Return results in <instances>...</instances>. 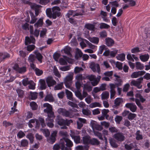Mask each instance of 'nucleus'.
Here are the masks:
<instances>
[{
	"label": "nucleus",
	"mask_w": 150,
	"mask_h": 150,
	"mask_svg": "<svg viewBox=\"0 0 150 150\" xmlns=\"http://www.w3.org/2000/svg\"><path fill=\"white\" fill-rule=\"evenodd\" d=\"M73 145V143L70 140L66 137H63L60 139L59 144H56L54 145L53 149V150H59L61 148L62 150H64L65 145L70 147Z\"/></svg>",
	"instance_id": "obj_1"
},
{
	"label": "nucleus",
	"mask_w": 150,
	"mask_h": 150,
	"mask_svg": "<svg viewBox=\"0 0 150 150\" xmlns=\"http://www.w3.org/2000/svg\"><path fill=\"white\" fill-rule=\"evenodd\" d=\"M61 9L58 6H54L52 8V11L51 8H47L46 10L47 16L50 18H52L55 19L57 17H58L61 15Z\"/></svg>",
	"instance_id": "obj_2"
},
{
	"label": "nucleus",
	"mask_w": 150,
	"mask_h": 150,
	"mask_svg": "<svg viewBox=\"0 0 150 150\" xmlns=\"http://www.w3.org/2000/svg\"><path fill=\"white\" fill-rule=\"evenodd\" d=\"M142 90L137 91V93L135 95L136 98L135 99L134 98H130L132 101H135L136 104L141 110H143V108L140 103V101L142 103H144L146 100V99L144 98L141 94V93H142Z\"/></svg>",
	"instance_id": "obj_3"
},
{
	"label": "nucleus",
	"mask_w": 150,
	"mask_h": 150,
	"mask_svg": "<svg viewBox=\"0 0 150 150\" xmlns=\"http://www.w3.org/2000/svg\"><path fill=\"white\" fill-rule=\"evenodd\" d=\"M43 107L46 108L44 110V112L47 114L48 117L54 118V113L52 111V107L51 105L48 103H45L43 105Z\"/></svg>",
	"instance_id": "obj_4"
},
{
	"label": "nucleus",
	"mask_w": 150,
	"mask_h": 150,
	"mask_svg": "<svg viewBox=\"0 0 150 150\" xmlns=\"http://www.w3.org/2000/svg\"><path fill=\"white\" fill-rule=\"evenodd\" d=\"M88 78L89 80L91 81V83L92 85L93 86H96L98 83L100 79L101 78V76H98L97 77L95 75H91L88 76Z\"/></svg>",
	"instance_id": "obj_5"
},
{
	"label": "nucleus",
	"mask_w": 150,
	"mask_h": 150,
	"mask_svg": "<svg viewBox=\"0 0 150 150\" xmlns=\"http://www.w3.org/2000/svg\"><path fill=\"white\" fill-rule=\"evenodd\" d=\"M73 74L71 73L67 76L64 79V83L66 87L70 88L71 85V81L73 78Z\"/></svg>",
	"instance_id": "obj_6"
},
{
	"label": "nucleus",
	"mask_w": 150,
	"mask_h": 150,
	"mask_svg": "<svg viewBox=\"0 0 150 150\" xmlns=\"http://www.w3.org/2000/svg\"><path fill=\"white\" fill-rule=\"evenodd\" d=\"M143 80V78L142 77L138 79L136 81L133 80L131 82V85L136 86L138 88L141 89L142 87V86L141 84Z\"/></svg>",
	"instance_id": "obj_7"
},
{
	"label": "nucleus",
	"mask_w": 150,
	"mask_h": 150,
	"mask_svg": "<svg viewBox=\"0 0 150 150\" xmlns=\"http://www.w3.org/2000/svg\"><path fill=\"white\" fill-rule=\"evenodd\" d=\"M64 58H61L59 59V63L62 65H65L67 62L72 64L73 62V60L72 59L68 58L65 56H64Z\"/></svg>",
	"instance_id": "obj_8"
},
{
	"label": "nucleus",
	"mask_w": 150,
	"mask_h": 150,
	"mask_svg": "<svg viewBox=\"0 0 150 150\" xmlns=\"http://www.w3.org/2000/svg\"><path fill=\"white\" fill-rule=\"evenodd\" d=\"M90 67L94 72H97L98 73L100 72V67L98 64L92 62L90 64Z\"/></svg>",
	"instance_id": "obj_9"
},
{
	"label": "nucleus",
	"mask_w": 150,
	"mask_h": 150,
	"mask_svg": "<svg viewBox=\"0 0 150 150\" xmlns=\"http://www.w3.org/2000/svg\"><path fill=\"white\" fill-rule=\"evenodd\" d=\"M113 137L119 142H122L125 139V137L123 134L121 132H118L114 134Z\"/></svg>",
	"instance_id": "obj_10"
},
{
	"label": "nucleus",
	"mask_w": 150,
	"mask_h": 150,
	"mask_svg": "<svg viewBox=\"0 0 150 150\" xmlns=\"http://www.w3.org/2000/svg\"><path fill=\"white\" fill-rule=\"evenodd\" d=\"M58 112L64 116L68 117L70 115V112L64 108H59L57 110Z\"/></svg>",
	"instance_id": "obj_11"
},
{
	"label": "nucleus",
	"mask_w": 150,
	"mask_h": 150,
	"mask_svg": "<svg viewBox=\"0 0 150 150\" xmlns=\"http://www.w3.org/2000/svg\"><path fill=\"white\" fill-rule=\"evenodd\" d=\"M46 82L48 87L52 86L55 85L56 82L51 76L47 77L46 79Z\"/></svg>",
	"instance_id": "obj_12"
},
{
	"label": "nucleus",
	"mask_w": 150,
	"mask_h": 150,
	"mask_svg": "<svg viewBox=\"0 0 150 150\" xmlns=\"http://www.w3.org/2000/svg\"><path fill=\"white\" fill-rule=\"evenodd\" d=\"M13 69L19 73H23L26 71V68L25 67L19 68L17 64H15L13 67Z\"/></svg>",
	"instance_id": "obj_13"
},
{
	"label": "nucleus",
	"mask_w": 150,
	"mask_h": 150,
	"mask_svg": "<svg viewBox=\"0 0 150 150\" xmlns=\"http://www.w3.org/2000/svg\"><path fill=\"white\" fill-rule=\"evenodd\" d=\"M90 125L93 131L95 129L100 130L102 129L101 126L95 121H91V122Z\"/></svg>",
	"instance_id": "obj_14"
},
{
	"label": "nucleus",
	"mask_w": 150,
	"mask_h": 150,
	"mask_svg": "<svg viewBox=\"0 0 150 150\" xmlns=\"http://www.w3.org/2000/svg\"><path fill=\"white\" fill-rule=\"evenodd\" d=\"M145 73V71H143L134 72L131 75V77L132 78H136L142 76Z\"/></svg>",
	"instance_id": "obj_15"
},
{
	"label": "nucleus",
	"mask_w": 150,
	"mask_h": 150,
	"mask_svg": "<svg viewBox=\"0 0 150 150\" xmlns=\"http://www.w3.org/2000/svg\"><path fill=\"white\" fill-rule=\"evenodd\" d=\"M125 107L129 109L132 112H135L137 108L136 105L134 103H128L126 104Z\"/></svg>",
	"instance_id": "obj_16"
},
{
	"label": "nucleus",
	"mask_w": 150,
	"mask_h": 150,
	"mask_svg": "<svg viewBox=\"0 0 150 150\" xmlns=\"http://www.w3.org/2000/svg\"><path fill=\"white\" fill-rule=\"evenodd\" d=\"M110 98L111 99H114V96L115 94V88L116 87L115 85L113 84H110Z\"/></svg>",
	"instance_id": "obj_17"
},
{
	"label": "nucleus",
	"mask_w": 150,
	"mask_h": 150,
	"mask_svg": "<svg viewBox=\"0 0 150 150\" xmlns=\"http://www.w3.org/2000/svg\"><path fill=\"white\" fill-rule=\"evenodd\" d=\"M100 15L102 18L103 21L107 23L110 22V19H109V18L107 17V13L106 12L104 11H101Z\"/></svg>",
	"instance_id": "obj_18"
},
{
	"label": "nucleus",
	"mask_w": 150,
	"mask_h": 150,
	"mask_svg": "<svg viewBox=\"0 0 150 150\" xmlns=\"http://www.w3.org/2000/svg\"><path fill=\"white\" fill-rule=\"evenodd\" d=\"M55 121L58 125L60 126L64 125L65 120L62 118V117L59 115H58L57 116Z\"/></svg>",
	"instance_id": "obj_19"
},
{
	"label": "nucleus",
	"mask_w": 150,
	"mask_h": 150,
	"mask_svg": "<svg viewBox=\"0 0 150 150\" xmlns=\"http://www.w3.org/2000/svg\"><path fill=\"white\" fill-rule=\"evenodd\" d=\"M35 38L32 36H30V37H26L25 38V44L26 45L30 43L35 44Z\"/></svg>",
	"instance_id": "obj_20"
},
{
	"label": "nucleus",
	"mask_w": 150,
	"mask_h": 150,
	"mask_svg": "<svg viewBox=\"0 0 150 150\" xmlns=\"http://www.w3.org/2000/svg\"><path fill=\"white\" fill-rule=\"evenodd\" d=\"M82 15V13H76L74 11L72 10L69 11L67 14V16L69 18L72 16L73 17L75 16H77Z\"/></svg>",
	"instance_id": "obj_21"
},
{
	"label": "nucleus",
	"mask_w": 150,
	"mask_h": 150,
	"mask_svg": "<svg viewBox=\"0 0 150 150\" xmlns=\"http://www.w3.org/2000/svg\"><path fill=\"white\" fill-rule=\"evenodd\" d=\"M54 118L47 117L46 119L47 126L50 128H52L54 126V124L53 123Z\"/></svg>",
	"instance_id": "obj_22"
},
{
	"label": "nucleus",
	"mask_w": 150,
	"mask_h": 150,
	"mask_svg": "<svg viewBox=\"0 0 150 150\" xmlns=\"http://www.w3.org/2000/svg\"><path fill=\"white\" fill-rule=\"evenodd\" d=\"M87 39L91 42L96 45H97L99 42V38L97 37H89Z\"/></svg>",
	"instance_id": "obj_23"
},
{
	"label": "nucleus",
	"mask_w": 150,
	"mask_h": 150,
	"mask_svg": "<svg viewBox=\"0 0 150 150\" xmlns=\"http://www.w3.org/2000/svg\"><path fill=\"white\" fill-rule=\"evenodd\" d=\"M43 24V18H40L34 24V27L36 28H37L39 27H41L42 26Z\"/></svg>",
	"instance_id": "obj_24"
},
{
	"label": "nucleus",
	"mask_w": 150,
	"mask_h": 150,
	"mask_svg": "<svg viewBox=\"0 0 150 150\" xmlns=\"http://www.w3.org/2000/svg\"><path fill=\"white\" fill-rule=\"evenodd\" d=\"M71 48L68 46H66L62 50V52H64L66 54L69 56L71 57L72 55L71 54Z\"/></svg>",
	"instance_id": "obj_25"
},
{
	"label": "nucleus",
	"mask_w": 150,
	"mask_h": 150,
	"mask_svg": "<svg viewBox=\"0 0 150 150\" xmlns=\"http://www.w3.org/2000/svg\"><path fill=\"white\" fill-rule=\"evenodd\" d=\"M40 85V89L41 90H45L47 86L45 80L40 79L39 80Z\"/></svg>",
	"instance_id": "obj_26"
},
{
	"label": "nucleus",
	"mask_w": 150,
	"mask_h": 150,
	"mask_svg": "<svg viewBox=\"0 0 150 150\" xmlns=\"http://www.w3.org/2000/svg\"><path fill=\"white\" fill-rule=\"evenodd\" d=\"M83 143L84 144H90L91 139L88 135L86 136L83 137Z\"/></svg>",
	"instance_id": "obj_27"
},
{
	"label": "nucleus",
	"mask_w": 150,
	"mask_h": 150,
	"mask_svg": "<svg viewBox=\"0 0 150 150\" xmlns=\"http://www.w3.org/2000/svg\"><path fill=\"white\" fill-rule=\"evenodd\" d=\"M83 53L81 50L78 48H76V52L75 53V57L76 59H78L82 57Z\"/></svg>",
	"instance_id": "obj_28"
},
{
	"label": "nucleus",
	"mask_w": 150,
	"mask_h": 150,
	"mask_svg": "<svg viewBox=\"0 0 150 150\" xmlns=\"http://www.w3.org/2000/svg\"><path fill=\"white\" fill-rule=\"evenodd\" d=\"M66 93L67 95V98L68 99L75 102L73 98V94L71 92L67 89L66 90Z\"/></svg>",
	"instance_id": "obj_29"
},
{
	"label": "nucleus",
	"mask_w": 150,
	"mask_h": 150,
	"mask_svg": "<svg viewBox=\"0 0 150 150\" xmlns=\"http://www.w3.org/2000/svg\"><path fill=\"white\" fill-rule=\"evenodd\" d=\"M149 58V56L148 54H145L142 55L140 56V58L141 60L143 62L147 61Z\"/></svg>",
	"instance_id": "obj_30"
},
{
	"label": "nucleus",
	"mask_w": 150,
	"mask_h": 150,
	"mask_svg": "<svg viewBox=\"0 0 150 150\" xmlns=\"http://www.w3.org/2000/svg\"><path fill=\"white\" fill-rule=\"evenodd\" d=\"M90 144L92 145H98L100 142L97 139L93 138L91 139Z\"/></svg>",
	"instance_id": "obj_31"
},
{
	"label": "nucleus",
	"mask_w": 150,
	"mask_h": 150,
	"mask_svg": "<svg viewBox=\"0 0 150 150\" xmlns=\"http://www.w3.org/2000/svg\"><path fill=\"white\" fill-rule=\"evenodd\" d=\"M9 57V54L7 53H0V63L3 60Z\"/></svg>",
	"instance_id": "obj_32"
},
{
	"label": "nucleus",
	"mask_w": 150,
	"mask_h": 150,
	"mask_svg": "<svg viewBox=\"0 0 150 150\" xmlns=\"http://www.w3.org/2000/svg\"><path fill=\"white\" fill-rule=\"evenodd\" d=\"M106 44L108 46H112L114 43L113 40L110 38H107L105 39Z\"/></svg>",
	"instance_id": "obj_33"
},
{
	"label": "nucleus",
	"mask_w": 150,
	"mask_h": 150,
	"mask_svg": "<svg viewBox=\"0 0 150 150\" xmlns=\"http://www.w3.org/2000/svg\"><path fill=\"white\" fill-rule=\"evenodd\" d=\"M123 100L122 98H118L115 99L114 100V106L117 107L119 106L122 102Z\"/></svg>",
	"instance_id": "obj_34"
},
{
	"label": "nucleus",
	"mask_w": 150,
	"mask_h": 150,
	"mask_svg": "<svg viewBox=\"0 0 150 150\" xmlns=\"http://www.w3.org/2000/svg\"><path fill=\"white\" fill-rule=\"evenodd\" d=\"M101 96L102 100L108 99L109 96V93L107 91L103 92L101 94Z\"/></svg>",
	"instance_id": "obj_35"
},
{
	"label": "nucleus",
	"mask_w": 150,
	"mask_h": 150,
	"mask_svg": "<svg viewBox=\"0 0 150 150\" xmlns=\"http://www.w3.org/2000/svg\"><path fill=\"white\" fill-rule=\"evenodd\" d=\"M45 101H48L49 102H52L54 100L51 94L47 95L45 98Z\"/></svg>",
	"instance_id": "obj_36"
},
{
	"label": "nucleus",
	"mask_w": 150,
	"mask_h": 150,
	"mask_svg": "<svg viewBox=\"0 0 150 150\" xmlns=\"http://www.w3.org/2000/svg\"><path fill=\"white\" fill-rule=\"evenodd\" d=\"M102 106L101 104L98 102H94L90 104L89 107L91 108H93L96 107H101Z\"/></svg>",
	"instance_id": "obj_37"
},
{
	"label": "nucleus",
	"mask_w": 150,
	"mask_h": 150,
	"mask_svg": "<svg viewBox=\"0 0 150 150\" xmlns=\"http://www.w3.org/2000/svg\"><path fill=\"white\" fill-rule=\"evenodd\" d=\"M89 146L87 145L85 146H78L76 148L77 150H88Z\"/></svg>",
	"instance_id": "obj_38"
},
{
	"label": "nucleus",
	"mask_w": 150,
	"mask_h": 150,
	"mask_svg": "<svg viewBox=\"0 0 150 150\" xmlns=\"http://www.w3.org/2000/svg\"><path fill=\"white\" fill-rule=\"evenodd\" d=\"M125 55L124 53L118 54L116 57V58L118 60L121 61H124L125 59Z\"/></svg>",
	"instance_id": "obj_39"
},
{
	"label": "nucleus",
	"mask_w": 150,
	"mask_h": 150,
	"mask_svg": "<svg viewBox=\"0 0 150 150\" xmlns=\"http://www.w3.org/2000/svg\"><path fill=\"white\" fill-rule=\"evenodd\" d=\"M85 27L87 29L91 30H94L95 28V26L94 25L89 23L86 24Z\"/></svg>",
	"instance_id": "obj_40"
},
{
	"label": "nucleus",
	"mask_w": 150,
	"mask_h": 150,
	"mask_svg": "<svg viewBox=\"0 0 150 150\" xmlns=\"http://www.w3.org/2000/svg\"><path fill=\"white\" fill-rule=\"evenodd\" d=\"M63 84L64 83L63 82L57 84L54 87V90H61L64 87Z\"/></svg>",
	"instance_id": "obj_41"
},
{
	"label": "nucleus",
	"mask_w": 150,
	"mask_h": 150,
	"mask_svg": "<svg viewBox=\"0 0 150 150\" xmlns=\"http://www.w3.org/2000/svg\"><path fill=\"white\" fill-rule=\"evenodd\" d=\"M36 54V57L38 61L40 63H42V59L43 57L40 53L37 52V51H35L34 52Z\"/></svg>",
	"instance_id": "obj_42"
},
{
	"label": "nucleus",
	"mask_w": 150,
	"mask_h": 150,
	"mask_svg": "<svg viewBox=\"0 0 150 150\" xmlns=\"http://www.w3.org/2000/svg\"><path fill=\"white\" fill-rule=\"evenodd\" d=\"M30 15L31 20L30 23V24H33L36 22L37 19V18L34 15L33 13L32 12H30Z\"/></svg>",
	"instance_id": "obj_43"
},
{
	"label": "nucleus",
	"mask_w": 150,
	"mask_h": 150,
	"mask_svg": "<svg viewBox=\"0 0 150 150\" xmlns=\"http://www.w3.org/2000/svg\"><path fill=\"white\" fill-rule=\"evenodd\" d=\"M135 134L136 135V139L137 140H141L143 139L142 135L141 134L140 130L137 131Z\"/></svg>",
	"instance_id": "obj_44"
},
{
	"label": "nucleus",
	"mask_w": 150,
	"mask_h": 150,
	"mask_svg": "<svg viewBox=\"0 0 150 150\" xmlns=\"http://www.w3.org/2000/svg\"><path fill=\"white\" fill-rule=\"evenodd\" d=\"M136 67L137 69L139 70H142L144 68L143 64L139 62H137L136 63Z\"/></svg>",
	"instance_id": "obj_45"
},
{
	"label": "nucleus",
	"mask_w": 150,
	"mask_h": 150,
	"mask_svg": "<svg viewBox=\"0 0 150 150\" xmlns=\"http://www.w3.org/2000/svg\"><path fill=\"white\" fill-rule=\"evenodd\" d=\"M12 41L11 38H6L4 39L3 44H4L6 46H7V45L6 44H10L11 43Z\"/></svg>",
	"instance_id": "obj_46"
},
{
	"label": "nucleus",
	"mask_w": 150,
	"mask_h": 150,
	"mask_svg": "<svg viewBox=\"0 0 150 150\" xmlns=\"http://www.w3.org/2000/svg\"><path fill=\"white\" fill-rule=\"evenodd\" d=\"M109 140L110 143L112 147L115 148L117 147L118 145L112 138H110Z\"/></svg>",
	"instance_id": "obj_47"
},
{
	"label": "nucleus",
	"mask_w": 150,
	"mask_h": 150,
	"mask_svg": "<svg viewBox=\"0 0 150 150\" xmlns=\"http://www.w3.org/2000/svg\"><path fill=\"white\" fill-rule=\"evenodd\" d=\"M101 65L103 67H105L106 69H111V68L109 63L107 61H104Z\"/></svg>",
	"instance_id": "obj_48"
},
{
	"label": "nucleus",
	"mask_w": 150,
	"mask_h": 150,
	"mask_svg": "<svg viewBox=\"0 0 150 150\" xmlns=\"http://www.w3.org/2000/svg\"><path fill=\"white\" fill-rule=\"evenodd\" d=\"M99 28L100 29H108L110 27V26L104 23H101L99 24Z\"/></svg>",
	"instance_id": "obj_49"
},
{
	"label": "nucleus",
	"mask_w": 150,
	"mask_h": 150,
	"mask_svg": "<svg viewBox=\"0 0 150 150\" xmlns=\"http://www.w3.org/2000/svg\"><path fill=\"white\" fill-rule=\"evenodd\" d=\"M53 71L54 74L56 76L58 77V78H60L61 77V76L60 74L58 71L57 67L55 66L54 67Z\"/></svg>",
	"instance_id": "obj_50"
},
{
	"label": "nucleus",
	"mask_w": 150,
	"mask_h": 150,
	"mask_svg": "<svg viewBox=\"0 0 150 150\" xmlns=\"http://www.w3.org/2000/svg\"><path fill=\"white\" fill-rule=\"evenodd\" d=\"M16 91L19 97L22 98L23 97L24 94L22 90L18 89Z\"/></svg>",
	"instance_id": "obj_51"
},
{
	"label": "nucleus",
	"mask_w": 150,
	"mask_h": 150,
	"mask_svg": "<svg viewBox=\"0 0 150 150\" xmlns=\"http://www.w3.org/2000/svg\"><path fill=\"white\" fill-rule=\"evenodd\" d=\"M85 41L86 44H87L88 46L90 48L92 49H94L97 47L96 46L92 44L87 40H85Z\"/></svg>",
	"instance_id": "obj_52"
},
{
	"label": "nucleus",
	"mask_w": 150,
	"mask_h": 150,
	"mask_svg": "<svg viewBox=\"0 0 150 150\" xmlns=\"http://www.w3.org/2000/svg\"><path fill=\"white\" fill-rule=\"evenodd\" d=\"M30 106L33 110H36L38 108V105L35 102H32L30 103Z\"/></svg>",
	"instance_id": "obj_53"
},
{
	"label": "nucleus",
	"mask_w": 150,
	"mask_h": 150,
	"mask_svg": "<svg viewBox=\"0 0 150 150\" xmlns=\"http://www.w3.org/2000/svg\"><path fill=\"white\" fill-rule=\"evenodd\" d=\"M30 96L32 100H35L37 98L38 93L36 92H30Z\"/></svg>",
	"instance_id": "obj_54"
},
{
	"label": "nucleus",
	"mask_w": 150,
	"mask_h": 150,
	"mask_svg": "<svg viewBox=\"0 0 150 150\" xmlns=\"http://www.w3.org/2000/svg\"><path fill=\"white\" fill-rule=\"evenodd\" d=\"M41 131L46 137H48L50 134V132L48 129H41Z\"/></svg>",
	"instance_id": "obj_55"
},
{
	"label": "nucleus",
	"mask_w": 150,
	"mask_h": 150,
	"mask_svg": "<svg viewBox=\"0 0 150 150\" xmlns=\"http://www.w3.org/2000/svg\"><path fill=\"white\" fill-rule=\"evenodd\" d=\"M36 75L38 76H40L43 73V71L38 68L35 69L34 70Z\"/></svg>",
	"instance_id": "obj_56"
},
{
	"label": "nucleus",
	"mask_w": 150,
	"mask_h": 150,
	"mask_svg": "<svg viewBox=\"0 0 150 150\" xmlns=\"http://www.w3.org/2000/svg\"><path fill=\"white\" fill-rule=\"evenodd\" d=\"M75 94L76 97L79 99L81 100L83 99V98L82 96L81 93L79 91H75Z\"/></svg>",
	"instance_id": "obj_57"
},
{
	"label": "nucleus",
	"mask_w": 150,
	"mask_h": 150,
	"mask_svg": "<svg viewBox=\"0 0 150 150\" xmlns=\"http://www.w3.org/2000/svg\"><path fill=\"white\" fill-rule=\"evenodd\" d=\"M28 123L34 124H35L36 125V126H38L39 124L38 120L36 119H32L30 120L29 121Z\"/></svg>",
	"instance_id": "obj_58"
},
{
	"label": "nucleus",
	"mask_w": 150,
	"mask_h": 150,
	"mask_svg": "<svg viewBox=\"0 0 150 150\" xmlns=\"http://www.w3.org/2000/svg\"><path fill=\"white\" fill-rule=\"evenodd\" d=\"M82 112L83 115L87 116L90 115L91 114L90 111L87 109H83Z\"/></svg>",
	"instance_id": "obj_59"
},
{
	"label": "nucleus",
	"mask_w": 150,
	"mask_h": 150,
	"mask_svg": "<svg viewBox=\"0 0 150 150\" xmlns=\"http://www.w3.org/2000/svg\"><path fill=\"white\" fill-rule=\"evenodd\" d=\"M74 142L76 144L80 143V138L79 136L78 135H75L73 138Z\"/></svg>",
	"instance_id": "obj_60"
},
{
	"label": "nucleus",
	"mask_w": 150,
	"mask_h": 150,
	"mask_svg": "<svg viewBox=\"0 0 150 150\" xmlns=\"http://www.w3.org/2000/svg\"><path fill=\"white\" fill-rule=\"evenodd\" d=\"M105 46L104 45L100 46L99 50L98 52V53L99 54H102L103 50H104Z\"/></svg>",
	"instance_id": "obj_61"
},
{
	"label": "nucleus",
	"mask_w": 150,
	"mask_h": 150,
	"mask_svg": "<svg viewBox=\"0 0 150 150\" xmlns=\"http://www.w3.org/2000/svg\"><path fill=\"white\" fill-rule=\"evenodd\" d=\"M136 116V115L135 114L129 112L128 116V118L129 120H132Z\"/></svg>",
	"instance_id": "obj_62"
},
{
	"label": "nucleus",
	"mask_w": 150,
	"mask_h": 150,
	"mask_svg": "<svg viewBox=\"0 0 150 150\" xmlns=\"http://www.w3.org/2000/svg\"><path fill=\"white\" fill-rule=\"evenodd\" d=\"M84 89L88 91H91L92 90V87L87 84H85L84 85Z\"/></svg>",
	"instance_id": "obj_63"
},
{
	"label": "nucleus",
	"mask_w": 150,
	"mask_h": 150,
	"mask_svg": "<svg viewBox=\"0 0 150 150\" xmlns=\"http://www.w3.org/2000/svg\"><path fill=\"white\" fill-rule=\"evenodd\" d=\"M122 119V117L121 116L117 115L115 118V120L116 122L117 123H119L120 122Z\"/></svg>",
	"instance_id": "obj_64"
}]
</instances>
